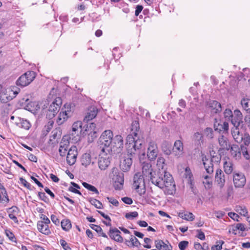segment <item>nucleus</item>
<instances>
[{"instance_id": "f257e3e1", "label": "nucleus", "mask_w": 250, "mask_h": 250, "mask_svg": "<svg viewBox=\"0 0 250 250\" xmlns=\"http://www.w3.org/2000/svg\"><path fill=\"white\" fill-rule=\"evenodd\" d=\"M140 162L142 164V174L146 179H150L151 183L161 189H165L168 194H172L175 190V184L172 175L167 172H153L151 165L146 162V158H139Z\"/></svg>"}, {"instance_id": "f03ea898", "label": "nucleus", "mask_w": 250, "mask_h": 250, "mask_svg": "<svg viewBox=\"0 0 250 250\" xmlns=\"http://www.w3.org/2000/svg\"><path fill=\"white\" fill-rule=\"evenodd\" d=\"M139 129V123L134 121L132 123V133L127 135L125 146L127 153L130 156L138 155L141 159L142 157H145V147L144 141L137 137V132Z\"/></svg>"}, {"instance_id": "7ed1b4c3", "label": "nucleus", "mask_w": 250, "mask_h": 250, "mask_svg": "<svg viewBox=\"0 0 250 250\" xmlns=\"http://www.w3.org/2000/svg\"><path fill=\"white\" fill-rule=\"evenodd\" d=\"M220 160V157L213 156L211 159H210L208 158L206 156H203V165L208 173V175H202V182L206 189H210L212 185V174L213 172V165L212 162L213 161L218 162Z\"/></svg>"}, {"instance_id": "20e7f679", "label": "nucleus", "mask_w": 250, "mask_h": 250, "mask_svg": "<svg viewBox=\"0 0 250 250\" xmlns=\"http://www.w3.org/2000/svg\"><path fill=\"white\" fill-rule=\"evenodd\" d=\"M113 137V132L110 130H106L101 135L99 143L103 152H110L111 151L110 146Z\"/></svg>"}, {"instance_id": "39448f33", "label": "nucleus", "mask_w": 250, "mask_h": 250, "mask_svg": "<svg viewBox=\"0 0 250 250\" xmlns=\"http://www.w3.org/2000/svg\"><path fill=\"white\" fill-rule=\"evenodd\" d=\"M20 89L15 86L9 87H1L0 99L3 103H7L14 98L19 93Z\"/></svg>"}, {"instance_id": "423d86ee", "label": "nucleus", "mask_w": 250, "mask_h": 250, "mask_svg": "<svg viewBox=\"0 0 250 250\" xmlns=\"http://www.w3.org/2000/svg\"><path fill=\"white\" fill-rule=\"evenodd\" d=\"M145 178L140 172L136 173L133 177V186L140 195L146 192Z\"/></svg>"}, {"instance_id": "0eeeda50", "label": "nucleus", "mask_w": 250, "mask_h": 250, "mask_svg": "<svg viewBox=\"0 0 250 250\" xmlns=\"http://www.w3.org/2000/svg\"><path fill=\"white\" fill-rule=\"evenodd\" d=\"M36 74L33 71H28L21 76L16 81L17 86L23 87L29 85L36 78Z\"/></svg>"}, {"instance_id": "6e6552de", "label": "nucleus", "mask_w": 250, "mask_h": 250, "mask_svg": "<svg viewBox=\"0 0 250 250\" xmlns=\"http://www.w3.org/2000/svg\"><path fill=\"white\" fill-rule=\"evenodd\" d=\"M62 104V100L60 97H57L49 105L47 109L46 116L51 119L58 113L60 109L61 106Z\"/></svg>"}, {"instance_id": "1a4fd4ad", "label": "nucleus", "mask_w": 250, "mask_h": 250, "mask_svg": "<svg viewBox=\"0 0 250 250\" xmlns=\"http://www.w3.org/2000/svg\"><path fill=\"white\" fill-rule=\"evenodd\" d=\"M112 173L113 175L112 178L114 182V188L116 190H120L123 188L124 185V174L119 171L118 169L116 167L112 168Z\"/></svg>"}, {"instance_id": "9d476101", "label": "nucleus", "mask_w": 250, "mask_h": 250, "mask_svg": "<svg viewBox=\"0 0 250 250\" xmlns=\"http://www.w3.org/2000/svg\"><path fill=\"white\" fill-rule=\"evenodd\" d=\"M111 155L109 152H103L101 153L98 158V166L102 170H104L109 166L110 164Z\"/></svg>"}, {"instance_id": "9b49d317", "label": "nucleus", "mask_w": 250, "mask_h": 250, "mask_svg": "<svg viewBox=\"0 0 250 250\" xmlns=\"http://www.w3.org/2000/svg\"><path fill=\"white\" fill-rule=\"evenodd\" d=\"M233 182L235 188H243L246 183V178L244 174L241 172H234L233 173Z\"/></svg>"}, {"instance_id": "f8f14e48", "label": "nucleus", "mask_w": 250, "mask_h": 250, "mask_svg": "<svg viewBox=\"0 0 250 250\" xmlns=\"http://www.w3.org/2000/svg\"><path fill=\"white\" fill-rule=\"evenodd\" d=\"M159 150L156 143L154 141H150L148 145L147 156L150 161L155 160L158 155Z\"/></svg>"}, {"instance_id": "ddd939ff", "label": "nucleus", "mask_w": 250, "mask_h": 250, "mask_svg": "<svg viewBox=\"0 0 250 250\" xmlns=\"http://www.w3.org/2000/svg\"><path fill=\"white\" fill-rule=\"evenodd\" d=\"M66 153V161L67 164L70 166L74 165L76 161L78 155L77 147L75 146H72L68 149V151Z\"/></svg>"}, {"instance_id": "4468645a", "label": "nucleus", "mask_w": 250, "mask_h": 250, "mask_svg": "<svg viewBox=\"0 0 250 250\" xmlns=\"http://www.w3.org/2000/svg\"><path fill=\"white\" fill-rule=\"evenodd\" d=\"M69 141L68 136H63L60 143V147L59 149V153L61 156L65 157L68 150L69 146Z\"/></svg>"}, {"instance_id": "2eb2a0df", "label": "nucleus", "mask_w": 250, "mask_h": 250, "mask_svg": "<svg viewBox=\"0 0 250 250\" xmlns=\"http://www.w3.org/2000/svg\"><path fill=\"white\" fill-rule=\"evenodd\" d=\"M84 130L83 132V135H88L91 137L92 138H95L97 137L96 131L95 130L96 125L93 123H91L86 125Z\"/></svg>"}, {"instance_id": "dca6fc26", "label": "nucleus", "mask_w": 250, "mask_h": 250, "mask_svg": "<svg viewBox=\"0 0 250 250\" xmlns=\"http://www.w3.org/2000/svg\"><path fill=\"white\" fill-rule=\"evenodd\" d=\"M215 180L218 187L220 188L224 187L226 182L225 176L223 171L220 168H218L216 170Z\"/></svg>"}, {"instance_id": "f3484780", "label": "nucleus", "mask_w": 250, "mask_h": 250, "mask_svg": "<svg viewBox=\"0 0 250 250\" xmlns=\"http://www.w3.org/2000/svg\"><path fill=\"white\" fill-rule=\"evenodd\" d=\"M218 141L220 146L219 151L221 150H229L231 144L227 137L221 135L218 137Z\"/></svg>"}, {"instance_id": "a211bd4d", "label": "nucleus", "mask_w": 250, "mask_h": 250, "mask_svg": "<svg viewBox=\"0 0 250 250\" xmlns=\"http://www.w3.org/2000/svg\"><path fill=\"white\" fill-rule=\"evenodd\" d=\"M83 123L80 121H77L75 122L72 125V130L71 135L74 136L76 135L79 137V135L82 134L83 135V130L82 129Z\"/></svg>"}, {"instance_id": "6ab92c4d", "label": "nucleus", "mask_w": 250, "mask_h": 250, "mask_svg": "<svg viewBox=\"0 0 250 250\" xmlns=\"http://www.w3.org/2000/svg\"><path fill=\"white\" fill-rule=\"evenodd\" d=\"M223 161L224 171L228 175L231 174L234 169V165L231 160L229 157H225Z\"/></svg>"}, {"instance_id": "aec40b11", "label": "nucleus", "mask_w": 250, "mask_h": 250, "mask_svg": "<svg viewBox=\"0 0 250 250\" xmlns=\"http://www.w3.org/2000/svg\"><path fill=\"white\" fill-rule=\"evenodd\" d=\"M239 127V126H233L231 129V133L234 140L237 143H242V139L244 134L240 132Z\"/></svg>"}, {"instance_id": "412c9836", "label": "nucleus", "mask_w": 250, "mask_h": 250, "mask_svg": "<svg viewBox=\"0 0 250 250\" xmlns=\"http://www.w3.org/2000/svg\"><path fill=\"white\" fill-rule=\"evenodd\" d=\"M230 153L231 155L235 160H239L241 157L242 148L237 145H232L230 147Z\"/></svg>"}, {"instance_id": "4be33fe9", "label": "nucleus", "mask_w": 250, "mask_h": 250, "mask_svg": "<svg viewBox=\"0 0 250 250\" xmlns=\"http://www.w3.org/2000/svg\"><path fill=\"white\" fill-rule=\"evenodd\" d=\"M233 117L232 119V125L233 126H240L241 123L242 122V114L238 109H236L233 112Z\"/></svg>"}, {"instance_id": "5701e85b", "label": "nucleus", "mask_w": 250, "mask_h": 250, "mask_svg": "<svg viewBox=\"0 0 250 250\" xmlns=\"http://www.w3.org/2000/svg\"><path fill=\"white\" fill-rule=\"evenodd\" d=\"M120 233L121 232L117 228H114L110 229L108 235L112 239L118 242H122L123 239Z\"/></svg>"}, {"instance_id": "b1692460", "label": "nucleus", "mask_w": 250, "mask_h": 250, "mask_svg": "<svg viewBox=\"0 0 250 250\" xmlns=\"http://www.w3.org/2000/svg\"><path fill=\"white\" fill-rule=\"evenodd\" d=\"M98 113L97 108L94 106H90L87 110L86 115L84 118V121L88 122L92 120L96 117Z\"/></svg>"}, {"instance_id": "393cba45", "label": "nucleus", "mask_w": 250, "mask_h": 250, "mask_svg": "<svg viewBox=\"0 0 250 250\" xmlns=\"http://www.w3.org/2000/svg\"><path fill=\"white\" fill-rule=\"evenodd\" d=\"M132 164V158L129 157L128 155L127 157H125L124 159L121 161V168L124 171H127L130 169Z\"/></svg>"}, {"instance_id": "a878e982", "label": "nucleus", "mask_w": 250, "mask_h": 250, "mask_svg": "<svg viewBox=\"0 0 250 250\" xmlns=\"http://www.w3.org/2000/svg\"><path fill=\"white\" fill-rule=\"evenodd\" d=\"M183 145L181 141L176 140L174 145L173 151L175 156H180L183 153Z\"/></svg>"}, {"instance_id": "bb28decb", "label": "nucleus", "mask_w": 250, "mask_h": 250, "mask_svg": "<svg viewBox=\"0 0 250 250\" xmlns=\"http://www.w3.org/2000/svg\"><path fill=\"white\" fill-rule=\"evenodd\" d=\"M16 124L19 127L25 130H29L31 126V124L28 120L21 118H18Z\"/></svg>"}, {"instance_id": "cd10ccee", "label": "nucleus", "mask_w": 250, "mask_h": 250, "mask_svg": "<svg viewBox=\"0 0 250 250\" xmlns=\"http://www.w3.org/2000/svg\"><path fill=\"white\" fill-rule=\"evenodd\" d=\"M155 246L159 250H172V246L169 243H165L163 241L158 240L155 241Z\"/></svg>"}, {"instance_id": "c85d7f7f", "label": "nucleus", "mask_w": 250, "mask_h": 250, "mask_svg": "<svg viewBox=\"0 0 250 250\" xmlns=\"http://www.w3.org/2000/svg\"><path fill=\"white\" fill-rule=\"evenodd\" d=\"M37 228L39 231L42 234L48 235L51 233L48 224L38 222L37 223Z\"/></svg>"}, {"instance_id": "c756f323", "label": "nucleus", "mask_w": 250, "mask_h": 250, "mask_svg": "<svg viewBox=\"0 0 250 250\" xmlns=\"http://www.w3.org/2000/svg\"><path fill=\"white\" fill-rule=\"evenodd\" d=\"M70 117L66 113V111L61 110L56 120V123L58 125H62Z\"/></svg>"}, {"instance_id": "7c9ffc66", "label": "nucleus", "mask_w": 250, "mask_h": 250, "mask_svg": "<svg viewBox=\"0 0 250 250\" xmlns=\"http://www.w3.org/2000/svg\"><path fill=\"white\" fill-rule=\"evenodd\" d=\"M208 105L211 112L213 113H217L221 110V105L220 103L216 101H210Z\"/></svg>"}, {"instance_id": "2f4dec72", "label": "nucleus", "mask_w": 250, "mask_h": 250, "mask_svg": "<svg viewBox=\"0 0 250 250\" xmlns=\"http://www.w3.org/2000/svg\"><path fill=\"white\" fill-rule=\"evenodd\" d=\"M156 165L159 169L158 172H167L164 169V167L166 165V160L161 155H160L158 157L156 161Z\"/></svg>"}, {"instance_id": "473e14b6", "label": "nucleus", "mask_w": 250, "mask_h": 250, "mask_svg": "<svg viewBox=\"0 0 250 250\" xmlns=\"http://www.w3.org/2000/svg\"><path fill=\"white\" fill-rule=\"evenodd\" d=\"M179 216L188 221H192L194 219V215L191 212L187 211L180 212Z\"/></svg>"}, {"instance_id": "72a5a7b5", "label": "nucleus", "mask_w": 250, "mask_h": 250, "mask_svg": "<svg viewBox=\"0 0 250 250\" xmlns=\"http://www.w3.org/2000/svg\"><path fill=\"white\" fill-rule=\"evenodd\" d=\"M74 105L72 103H66L62 108L63 111H65L66 113L71 117L74 110Z\"/></svg>"}, {"instance_id": "f704fd0d", "label": "nucleus", "mask_w": 250, "mask_h": 250, "mask_svg": "<svg viewBox=\"0 0 250 250\" xmlns=\"http://www.w3.org/2000/svg\"><path fill=\"white\" fill-rule=\"evenodd\" d=\"M81 161L83 166L85 167L88 166L91 162L90 154L87 153L83 154L82 156Z\"/></svg>"}, {"instance_id": "c9c22d12", "label": "nucleus", "mask_w": 250, "mask_h": 250, "mask_svg": "<svg viewBox=\"0 0 250 250\" xmlns=\"http://www.w3.org/2000/svg\"><path fill=\"white\" fill-rule=\"evenodd\" d=\"M113 144H114V146L117 148H121L123 146V139L121 135H116L113 137L112 139Z\"/></svg>"}, {"instance_id": "e433bc0d", "label": "nucleus", "mask_w": 250, "mask_h": 250, "mask_svg": "<svg viewBox=\"0 0 250 250\" xmlns=\"http://www.w3.org/2000/svg\"><path fill=\"white\" fill-rule=\"evenodd\" d=\"M171 145L170 143L167 141H165L162 145V149L163 152L167 155H169L171 154Z\"/></svg>"}, {"instance_id": "4c0bfd02", "label": "nucleus", "mask_w": 250, "mask_h": 250, "mask_svg": "<svg viewBox=\"0 0 250 250\" xmlns=\"http://www.w3.org/2000/svg\"><path fill=\"white\" fill-rule=\"evenodd\" d=\"M203 134L208 139L211 140L214 137V131L211 128L207 127L203 130Z\"/></svg>"}, {"instance_id": "58836bf2", "label": "nucleus", "mask_w": 250, "mask_h": 250, "mask_svg": "<svg viewBox=\"0 0 250 250\" xmlns=\"http://www.w3.org/2000/svg\"><path fill=\"white\" fill-rule=\"evenodd\" d=\"M243 108L247 112H250V100L243 98L241 102Z\"/></svg>"}, {"instance_id": "ea45409f", "label": "nucleus", "mask_w": 250, "mask_h": 250, "mask_svg": "<svg viewBox=\"0 0 250 250\" xmlns=\"http://www.w3.org/2000/svg\"><path fill=\"white\" fill-rule=\"evenodd\" d=\"M61 226L63 230L68 231L71 228V223L68 219H65L62 221Z\"/></svg>"}, {"instance_id": "a19ab883", "label": "nucleus", "mask_w": 250, "mask_h": 250, "mask_svg": "<svg viewBox=\"0 0 250 250\" xmlns=\"http://www.w3.org/2000/svg\"><path fill=\"white\" fill-rule=\"evenodd\" d=\"M184 176L185 177L188 179V183L190 185H192L193 182L192 174L189 167H186Z\"/></svg>"}, {"instance_id": "79ce46f5", "label": "nucleus", "mask_w": 250, "mask_h": 250, "mask_svg": "<svg viewBox=\"0 0 250 250\" xmlns=\"http://www.w3.org/2000/svg\"><path fill=\"white\" fill-rule=\"evenodd\" d=\"M235 210L241 215L246 216L248 215V210L246 207L244 206H237L236 207Z\"/></svg>"}, {"instance_id": "37998d69", "label": "nucleus", "mask_w": 250, "mask_h": 250, "mask_svg": "<svg viewBox=\"0 0 250 250\" xmlns=\"http://www.w3.org/2000/svg\"><path fill=\"white\" fill-rule=\"evenodd\" d=\"M220 126V128H215V130H218L219 131H223L224 132H228L229 130V124L227 122H223V124H218Z\"/></svg>"}, {"instance_id": "c03bdc74", "label": "nucleus", "mask_w": 250, "mask_h": 250, "mask_svg": "<svg viewBox=\"0 0 250 250\" xmlns=\"http://www.w3.org/2000/svg\"><path fill=\"white\" fill-rule=\"evenodd\" d=\"M203 137L204 136L203 133L199 132H196L194 134L193 139L195 141L200 144V143L203 142Z\"/></svg>"}, {"instance_id": "a18cd8bd", "label": "nucleus", "mask_w": 250, "mask_h": 250, "mask_svg": "<svg viewBox=\"0 0 250 250\" xmlns=\"http://www.w3.org/2000/svg\"><path fill=\"white\" fill-rule=\"evenodd\" d=\"M224 116L226 120L231 121V123H232V119L233 117V115L230 109H226L224 112Z\"/></svg>"}, {"instance_id": "49530a36", "label": "nucleus", "mask_w": 250, "mask_h": 250, "mask_svg": "<svg viewBox=\"0 0 250 250\" xmlns=\"http://www.w3.org/2000/svg\"><path fill=\"white\" fill-rule=\"evenodd\" d=\"M83 186L88 190L92 191L97 194H99V191L97 189L93 186L91 185L86 182H83L82 183Z\"/></svg>"}, {"instance_id": "de8ad7c7", "label": "nucleus", "mask_w": 250, "mask_h": 250, "mask_svg": "<svg viewBox=\"0 0 250 250\" xmlns=\"http://www.w3.org/2000/svg\"><path fill=\"white\" fill-rule=\"evenodd\" d=\"M5 234L12 242L17 243L16 238L13 233L9 229L5 230Z\"/></svg>"}, {"instance_id": "09e8293b", "label": "nucleus", "mask_w": 250, "mask_h": 250, "mask_svg": "<svg viewBox=\"0 0 250 250\" xmlns=\"http://www.w3.org/2000/svg\"><path fill=\"white\" fill-rule=\"evenodd\" d=\"M0 189H1V194L3 195V197L4 198V199H3L4 202L6 203H8L9 202V199L8 196V194L7 193L5 188L1 184H0Z\"/></svg>"}, {"instance_id": "8fccbe9b", "label": "nucleus", "mask_w": 250, "mask_h": 250, "mask_svg": "<svg viewBox=\"0 0 250 250\" xmlns=\"http://www.w3.org/2000/svg\"><path fill=\"white\" fill-rule=\"evenodd\" d=\"M89 202L92 205L97 208H102L103 207L102 204L99 201L95 199L90 198L89 199Z\"/></svg>"}, {"instance_id": "3c124183", "label": "nucleus", "mask_w": 250, "mask_h": 250, "mask_svg": "<svg viewBox=\"0 0 250 250\" xmlns=\"http://www.w3.org/2000/svg\"><path fill=\"white\" fill-rule=\"evenodd\" d=\"M129 239L133 246L139 247L141 245V243L135 236L131 235Z\"/></svg>"}, {"instance_id": "603ef678", "label": "nucleus", "mask_w": 250, "mask_h": 250, "mask_svg": "<svg viewBox=\"0 0 250 250\" xmlns=\"http://www.w3.org/2000/svg\"><path fill=\"white\" fill-rule=\"evenodd\" d=\"M138 216V213L137 211H133L128 213H126L125 215V217L128 219H133L134 218L137 217Z\"/></svg>"}, {"instance_id": "864d4df0", "label": "nucleus", "mask_w": 250, "mask_h": 250, "mask_svg": "<svg viewBox=\"0 0 250 250\" xmlns=\"http://www.w3.org/2000/svg\"><path fill=\"white\" fill-rule=\"evenodd\" d=\"M188 242L187 241H182L179 243L178 246L180 250H185L188 247Z\"/></svg>"}, {"instance_id": "5fc2aeb1", "label": "nucleus", "mask_w": 250, "mask_h": 250, "mask_svg": "<svg viewBox=\"0 0 250 250\" xmlns=\"http://www.w3.org/2000/svg\"><path fill=\"white\" fill-rule=\"evenodd\" d=\"M242 142L246 146H248L250 143V136L249 134H245L242 139Z\"/></svg>"}, {"instance_id": "6e6d98bb", "label": "nucleus", "mask_w": 250, "mask_h": 250, "mask_svg": "<svg viewBox=\"0 0 250 250\" xmlns=\"http://www.w3.org/2000/svg\"><path fill=\"white\" fill-rule=\"evenodd\" d=\"M60 243L64 250H71L70 247L65 240L63 239L60 240Z\"/></svg>"}, {"instance_id": "4d7b16f0", "label": "nucleus", "mask_w": 250, "mask_h": 250, "mask_svg": "<svg viewBox=\"0 0 250 250\" xmlns=\"http://www.w3.org/2000/svg\"><path fill=\"white\" fill-rule=\"evenodd\" d=\"M196 232L197 234L196 237L201 240H204L205 239V236L204 233L201 230V229H197Z\"/></svg>"}, {"instance_id": "13d9d810", "label": "nucleus", "mask_w": 250, "mask_h": 250, "mask_svg": "<svg viewBox=\"0 0 250 250\" xmlns=\"http://www.w3.org/2000/svg\"><path fill=\"white\" fill-rule=\"evenodd\" d=\"M217 244L212 246L211 248V250H221L222 248V244L223 241H219L217 242Z\"/></svg>"}, {"instance_id": "bf43d9fd", "label": "nucleus", "mask_w": 250, "mask_h": 250, "mask_svg": "<svg viewBox=\"0 0 250 250\" xmlns=\"http://www.w3.org/2000/svg\"><path fill=\"white\" fill-rule=\"evenodd\" d=\"M20 180L21 183L23 184L25 187L29 189H31V184L29 183L25 179H23V178H21Z\"/></svg>"}, {"instance_id": "052dcab7", "label": "nucleus", "mask_w": 250, "mask_h": 250, "mask_svg": "<svg viewBox=\"0 0 250 250\" xmlns=\"http://www.w3.org/2000/svg\"><path fill=\"white\" fill-rule=\"evenodd\" d=\"M9 213L13 214H18L19 212V209L16 206H12L8 208Z\"/></svg>"}, {"instance_id": "680f3d73", "label": "nucleus", "mask_w": 250, "mask_h": 250, "mask_svg": "<svg viewBox=\"0 0 250 250\" xmlns=\"http://www.w3.org/2000/svg\"><path fill=\"white\" fill-rule=\"evenodd\" d=\"M151 240L148 238H145L144 239V242L146 244L144 245V247L147 249H150L151 248V245L149 244L151 242Z\"/></svg>"}, {"instance_id": "e2e57ef3", "label": "nucleus", "mask_w": 250, "mask_h": 250, "mask_svg": "<svg viewBox=\"0 0 250 250\" xmlns=\"http://www.w3.org/2000/svg\"><path fill=\"white\" fill-rule=\"evenodd\" d=\"M214 214L216 218L220 219L224 216L225 212L222 211H215Z\"/></svg>"}, {"instance_id": "0e129e2a", "label": "nucleus", "mask_w": 250, "mask_h": 250, "mask_svg": "<svg viewBox=\"0 0 250 250\" xmlns=\"http://www.w3.org/2000/svg\"><path fill=\"white\" fill-rule=\"evenodd\" d=\"M90 227L91 229H93L95 230L97 232H100L102 231V228L98 226V225H94V224H91L90 225Z\"/></svg>"}, {"instance_id": "69168bd1", "label": "nucleus", "mask_w": 250, "mask_h": 250, "mask_svg": "<svg viewBox=\"0 0 250 250\" xmlns=\"http://www.w3.org/2000/svg\"><path fill=\"white\" fill-rule=\"evenodd\" d=\"M107 199L108 200V201L112 205H114L115 206H118L119 202L116 199L110 197H107Z\"/></svg>"}, {"instance_id": "338daca9", "label": "nucleus", "mask_w": 250, "mask_h": 250, "mask_svg": "<svg viewBox=\"0 0 250 250\" xmlns=\"http://www.w3.org/2000/svg\"><path fill=\"white\" fill-rule=\"evenodd\" d=\"M122 200L125 203L128 205H130L133 202L131 198L127 197L122 198Z\"/></svg>"}, {"instance_id": "774afa93", "label": "nucleus", "mask_w": 250, "mask_h": 250, "mask_svg": "<svg viewBox=\"0 0 250 250\" xmlns=\"http://www.w3.org/2000/svg\"><path fill=\"white\" fill-rule=\"evenodd\" d=\"M244 120L246 125L250 130V115L246 116Z\"/></svg>"}]
</instances>
